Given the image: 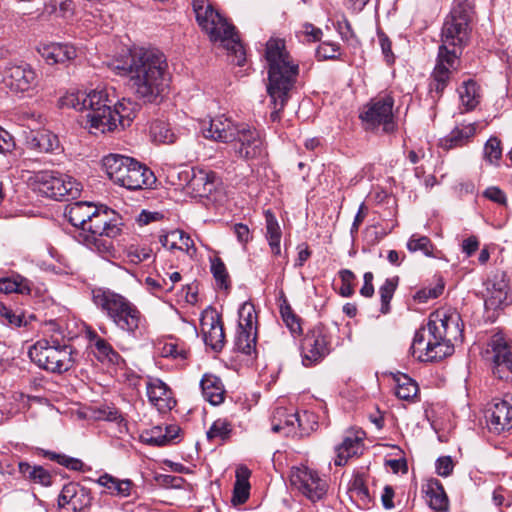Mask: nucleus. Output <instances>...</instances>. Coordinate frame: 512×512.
Instances as JSON below:
<instances>
[{
  "instance_id": "obj_61",
  "label": "nucleus",
  "mask_w": 512,
  "mask_h": 512,
  "mask_svg": "<svg viewBox=\"0 0 512 512\" xmlns=\"http://www.w3.org/2000/svg\"><path fill=\"white\" fill-rule=\"evenodd\" d=\"M443 289L444 287L442 285L421 289L416 293L415 299H417L419 302H427L429 299H435L440 296L443 292Z\"/></svg>"
},
{
  "instance_id": "obj_43",
  "label": "nucleus",
  "mask_w": 512,
  "mask_h": 512,
  "mask_svg": "<svg viewBox=\"0 0 512 512\" xmlns=\"http://www.w3.org/2000/svg\"><path fill=\"white\" fill-rule=\"evenodd\" d=\"M232 433V425L226 419H217L213 422L207 431V439L210 441L220 440L224 442L230 438Z\"/></svg>"
},
{
  "instance_id": "obj_55",
  "label": "nucleus",
  "mask_w": 512,
  "mask_h": 512,
  "mask_svg": "<svg viewBox=\"0 0 512 512\" xmlns=\"http://www.w3.org/2000/svg\"><path fill=\"white\" fill-rule=\"evenodd\" d=\"M56 61L57 64H64L76 57V49L69 44L56 43Z\"/></svg>"
},
{
  "instance_id": "obj_53",
  "label": "nucleus",
  "mask_w": 512,
  "mask_h": 512,
  "mask_svg": "<svg viewBox=\"0 0 512 512\" xmlns=\"http://www.w3.org/2000/svg\"><path fill=\"white\" fill-rule=\"evenodd\" d=\"M48 456L51 460H55L60 465L74 471H80L84 466L80 459L69 457L63 454L48 453Z\"/></svg>"
},
{
  "instance_id": "obj_45",
  "label": "nucleus",
  "mask_w": 512,
  "mask_h": 512,
  "mask_svg": "<svg viewBox=\"0 0 512 512\" xmlns=\"http://www.w3.org/2000/svg\"><path fill=\"white\" fill-rule=\"evenodd\" d=\"M407 249L410 252L421 251L425 256H434V246L427 236L413 234L407 242Z\"/></svg>"
},
{
  "instance_id": "obj_57",
  "label": "nucleus",
  "mask_w": 512,
  "mask_h": 512,
  "mask_svg": "<svg viewBox=\"0 0 512 512\" xmlns=\"http://www.w3.org/2000/svg\"><path fill=\"white\" fill-rule=\"evenodd\" d=\"M0 316L12 326L21 327L24 324L22 314H17L12 309L6 307L3 304L0 305Z\"/></svg>"
},
{
  "instance_id": "obj_3",
  "label": "nucleus",
  "mask_w": 512,
  "mask_h": 512,
  "mask_svg": "<svg viewBox=\"0 0 512 512\" xmlns=\"http://www.w3.org/2000/svg\"><path fill=\"white\" fill-rule=\"evenodd\" d=\"M460 314L451 309H438L429 315L425 326L413 338L410 352L422 362L439 361L454 352V343L462 340Z\"/></svg>"
},
{
  "instance_id": "obj_42",
  "label": "nucleus",
  "mask_w": 512,
  "mask_h": 512,
  "mask_svg": "<svg viewBox=\"0 0 512 512\" xmlns=\"http://www.w3.org/2000/svg\"><path fill=\"white\" fill-rule=\"evenodd\" d=\"M239 323L238 329H257V314L255 307L250 302H245L241 305L238 311Z\"/></svg>"
},
{
  "instance_id": "obj_47",
  "label": "nucleus",
  "mask_w": 512,
  "mask_h": 512,
  "mask_svg": "<svg viewBox=\"0 0 512 512\" xmlns=\"http://www.w3.org/2000/svg\"><path fill=\"white\" fill-rule=\"evenodd\" d=\"M398 278H388L384 284L379 288L381 298V312L387 314L390 310V301L393 298L396 290Z\"/></svg>"
},
{
  "instance_id": "obj_36",
  "label": "nucleus",
  "mask_w": 512,
  "mask_h": 512,
  "mask_svg": "<svg viewBox=\"0 0 512 512\" xmlns=\"http://www.w3.org/2000/svg\"><path fill=\"white\" fill-rule=\"evenodd\" d=\"M265 221H266V238L268 240L269 246L271 248V252L273 255L278 256L281 253L280 241H281V228L279 223L275 217V215L270 211H265Z\"/></svg>"
},
{
  "instance_id": "obj_56",
  "label": "nucleus",
  "mask_w": 512,
  "mask_h": 512,
  "mask_svg": "<svg viewBox=\"0 0 512 512\" xmlns=\"http://www.w3.org/2000/svg\"><path fill=\"white\" fill-rule=\"evenodd\" d=\"M42 115L37 113L36 111L30 109H21L18 112V120L22 122L23 125L28 126L29 128L32 126H37L41 124Z\"/></svg>"
},
{
  "instance_id": "obj_39",
  "label": "nucleus",
  "mask_w": 512,
  "mask_h": 512,
  "mask_svg": "<svg viewBox=\"0 0 512 512\" xmlns=\"http://www.w3.org/2000/svg\"><path fill=\"white\" fill-rule=\"evenodd\" d=\"M101 486L106 487L111 491V493L121 496L127 497L130 495V490L132 487V482L128 479L119 480L109 474H104L99 477L97 481Z\"/></svg>"
},
{
  "instance_id": "obj_20",
  "label": "nucleus",
  "mask_w": 512,
  "mask_h": 512,
  "mask_svg": "<svg viewBox=\"0 0 512 512\" xmlns=\"http://www.w3.org/2000/svg\"><path fill=\"white\" fill-rule=\"evenodd\" d=\"M239 124H234L231 119L224 115L211 118L202 122V133L205 138L223 143L236 140Z\"/></svg>"
},
{
  "instance_id": "obj_54",
  "label": "nucleus",
  "mask_w": 512,
  "mask_h": 512,
  "mask_svg": "<svg viewBox=\"0 0 512 512\" xmlns=\"http://www.w3.org/2000/svg\"><path fill=\"white\" fill-rule=\"evenodd\" d=\"M339 46L332 42H322L316 49V57L318 60L336 59Z\"/></svg>"
},
{
  "instance_id": "obj_18",
  "label": "nucleus",
  "mask_w": 512,
  "mask_h": 512,
  "mask_svg": "<svg viewBox=\"0 0 512 512\" xmlns=\"http://www.w3.org/2000/svg\"><path fill=\"white\" fill-rule=\"evenodd\" d=\"M90 491L76 483L64 485L58 497V505L67 512H83L91 505Z\"/></svg>"
},
{
  "instance_id": "obj_4",
  "label": "nucleus",
  "mask_w": 512,
  "mask_h": 512,
  "mask_svg": "<svg viewBox=\"0 0 512 512\" xmlns=\"http://www.w3.org/2000/svg\"><path fill=\"white\" fill-rule=\"evenodd\" d=\"M265 59L268 66L267 92L274 106L270 119L277 122L296 82L299 66L286 50L285 41L279 38H271L266 43Z\"/></svg>"
},
{
  "instance_id": "obj_60",
  "label": "nucleus",
  "mask_w": 512,
  "mask_h": 512,
  "mask_svg": "<svg viewBox=\"0 0 512 512\" xmlns=\"http://www.w3.org/2000/svg\"><path fill=\"white\" fill-rule=\"evenodd\" d=\"M483 196L492 202L500 205L507 204V198L505 193L497 186L488 187L484 192Z\"/></svg>"
},
{
  "instance_id": "obj_27",
  "label": "nucleus",
  "mask_w": 512,
  "mask_h": 512,
  "mask_svg": "<svg viewBox=\"0 0 512 512\" xmlns=\"http://www.w3.org/2000/svg\"><path fill=\"white\" fill-rule=\"evenodd\" d=\"M112 108L113 118H116V128L118 125L122 128H126L130 126L135 118L139 110V105L131 99L123 98L121 101H118L116 97Z\"/></svg>"
},
{
  "instance_id": "obj_37",
  "label": "nucleus",
  "mask_w": 512,
  "mask_h": 512,
  "mask_svg": "<svg viewBox=\"0 0 512 512\" xmlns=\"http://www.w3.org/2000/svg\"><path fill=\"white\" fill-rule=\"evenodd\" d=\"M91 340L94 342V355L101 362H107L110 364H119L122 360L118 352L103 338L94 334Z\"/></svg>"
},
{
  "instance_id": "obj_33",
  "label": "nucleus",
  "mask_w": 512,
  "mask_h": 512,
  "mask_svg": "<svg viewBox=\"0 0 512 512\" xmlns=\"http://www.w3.org/2000/svg\"><path fill=\"white\" fill-rule=\"evenodd\" d=\"M426 493L429 497V506L433 510L436 512H445L448 510L449 500L439 480L431 479L428 482Z\"/></svg>"
},
{
  "instance_id": "obj_15",
  "label": "nucleus",
  "mask_w": 512,
  "mask_h": 512,
  "mask_svg": "<svg viewBox=\"0 0 512 512\" xmlns=\"http://www.w3.org/2000/svg\"><path fill=\"white\" fill-rule=\"evenodd\" d=\"M291 485L315 502L320 500L326 493V481L321 479L317 472L307 468H294L290 475Z\"/></svg>"
},
{
  "instance_id": "obj_8",
  "label": "nucleus",
  "mask_w": 512,
  "mask_h": 512,
  "mask_svg": "<svg viewBox=\"0 0 512 512\" xmlns=\"http://www.w3.org/2000/svg\"><path fill=\"white\" fill-rule=\"evenodd\" d=\"M121 226L120 220L113 216L112 211L108 208L96 207V212L79 236L87 248L98 253L102 258L109 259L115 255L112 239L121 234Z\"/></svg>"
},
{
  "instance_id": "obj_31",
  "label": "nucleus",
  "mask_w": 512,
  "mask_h": 512,
  "mask_svg": "<svg viewBox=\"0 0 512 512\" xmlns=\"http://www.w3.org/2000/svg\"><path fill=\"white\" fill-rule=\"evenodd\" d=\"M163 247L169 250H182L190 253L195 252L194 242L191 237L181 230H173L165 235H161L159 239Z\"/></svg>"
},
{
  "instance_id": "obj_21",
  "label": "nucleus",
  "mask_w": 512,
  "mask_h": 512,
  "mask_svg": "<svg viewBox=\"0 0 512 512\" xmlns=\"http://www.w3.org/2000/svg\"><path fill=\"white\" fill-rule=\"evenodd\" d=\"M149 402L161 413L170 411L176 401L170 388L160 379L150 378L146 383Z\"/></svg>"
},
{
  "instance_id": "obj_14",
  "label": "nucleus",
  "mask_w": 512,
  "mask_h": 512,
  "mask_svg": "<svg viewBox=\"0 0 512 512\" xmlns=\"http://www.w3.org/2000/svg\"><path fill=\"white\" fill-rule=\"evenodd\" d=\"M484 304L487 310L503 309L510 304V285L507 272L495 270L484 283Z\"/></svg>"
},
{
  "instance_id": "obj_30",
  "label": "nucleus",
  "mask_w": 512,
  "mask_h": 512,
  "mask_svg": "<svg viewBox=\"0 0 512 512\" xmlns=\"http://www.w3.org/2000/svg\"><path fill=\"white\" fill-rule=\"evenodd\" d=\"M476 133L475 124L454 128L446 137L440 140V146L446 150L465 145Z\"/></svg>"
},
{
  "instance_id": "obj_40",
  "label": "nucleus",
  "mask_w": 512,
  "mask_h": 512,
  "mask_svg": "<svg viewBox=\"0 0 512 512\" xmlns=\"http://www.w3.org/2000/svg\"><path fill=\"white\" fill-rule=\"evenodd\" d=\"M150 135L153 141L164 144H171L175 141L176 135L170 124L163 120H155L150 126Z\"/></svg>"
},
{
  "instance_id": "obj_24",
  "label": "nucleus",
  "mask_w": 512,
  "mask_h": 512,
  "mask_svg": "<svg viewBox=\"0 0 512 512\" xmlns=\"http://www.w3.org/2000/svg\"><path fill=\"white\" fill-rule=\"evenodd\" d=\"M25 143L28 149L39 153H52L60 147L57 135L48 130L31 129Z\"/></svg>"
},
{
  "instance_id": "obj_50",
  "label": "nucleus",
  "mask_w": 512,
  "mask_h": 512,
  "mask_svg": "<svg viewBox=\"0 0 512 512\" xmlns=\"http://www.w3.org/2000/svg\"><path fill=\"white\" fill-rule=\"evenodd\" d=\"M211 272L213 274V277L215 278L217 284L221 288H227L228 287V280L229 275L226 269V266L224 262L219 257H214L211 260Z\"/></svg>"
},
{
  "instance_id": "obj_63",
  "label": "nucleus",
  "mask_w": 512,
  "mask_h": 512,
  "mask_svg": "<svg viewBox=\"0 0 512 512\" xmlns=\"http://www.w3.org/2000/svg\"><path fill=\"white\" fill-rule=\"evenodd\" d=\"M41 57L46 61L49 65L57 64L56 61V43H51L47 45H43L38 49Z\"/></svg>"
},
{
  "instance_id": "obj_48",
  "label": "nucleus",
  "mask_w": 512,
  "mask_h": 512,
  "mask_svg": "<svg viewBox=\"0 0 512 512\" xmlns=\"http://www.w3.org/2000/svg\"><path fill=\"white\" fill-rule=\"evenodd\" d=\"M502 157V147L499 138L492 136L484 145V158L492 165H499V160Z\"/></svg>"
},
{
  "instance_id": "obj_11",
  "label": "nucleus",
  "mask_w": 512,
  "mask_h": 512,
  "mask_svg": "<svg viewBox=\"0 0 512 512\" xmlns=\"http://www.w3.org/2000/svg\"><path fill=\"white\" fill-rule=\"evenodd\" d=\"M34 190L56 200L76 198L81 185L73 177L54 171H41L30 178Z\"/></svg>"
},
{
  "instance_id": "obj_1",
  "label": "nucleus",
  "mask_w": 512,
  "mask_h": 512,
  "mask_svg": "<svg viewBox=\"0 0 512 512\" xmlns=\"http://www.w3.org/2000/svg\"><path fill=\"white\" fill-rule=\"evenodd\" d=\"M107 66L116 75L127 77L130 90L144 103H157L169 86L166 56L156 48L131 49Z\"/></svg>"
},
{
  "instance_id": "obj_35",
  "label": "nucleus",
  "mask_w": 512,
  "mask_h": 512,
  "mask_svg": "<svg viewBox=\"0 0 512 512\" xmlns=\"http://www.w3.org/2000/svg\"><path fill=\"white\" fill-rule=\"evenodd\" d=\"M461 105L466 111L473 110L480 102V89L478 84L469 79L464 81L458 88Z\"/></svg>"
},
{
  "instance_id": "obj_13",
  "label": "nucleus",
  "mask_w": 512,
  "mask_h": 512,
  "mask_svg": "<svg viewBox=\"0 0 512 512\" xmlns=\"http://www.w3.org/2000/svg\"><path fill=\"white\" fill-rule=\"evenodd\" d=\"M2 81L6 88L17 95H30L38 85L37 74L27 63L6 67Z\"/></svg>"
},
{
  "instance_id": "obj_34",
  "label": "nucleus",
  "mask_w": 512,
  "mask_h": 512,
  "mask_svg": "<svg viewBox=\"0 0 512 512\" xmlns=\"http://www.w3.org/2000/svg\"><path fill=\"white\" fill-rule=\"evenodd\" d=\"M31 290L32 282L19 274L13 275L12 277L0 278V293L29 295Z\"/></svg>"
},
{
  "instance_id": "obj_19",
  "label": "nucleus",
  "mask_w": 512,
  "mask_h": 512,
  "mask_svg": "<svg viewBox=\"0 0 512 512\" xmlns=\"http://www.w3.org/2000/svg\"><path fill=\"white\" fill-rule=\"evenodd\" d=\"M328 341L321 327L310 330L302 342L303 364L310 366L328 354Z\"/></svg>"
},
{
  "instance_id": "obj_22",
  "label": "nucleus",
  "mask_w": 512,
  "mask_h": 512,
  "mask_svg": "<svg viewBox=\"0 0 512 512\" xmlns=\"http://www.w3.org/2000/svg\"><path fill=\"white\" fill-rule=\"evenodd\" d=\"M201 330L206 345L210 346L215 351L222 349L225 340V333L219 315L211 314L205 316L201 320Z\"/></svg>"
},
{
  "instance_id": "obj_10",
  "label": "nucleus",
  "mask_w": 512,
  "mask_h": 512,
  "mask_svg": "<svg viewBox=\"0 0 512 512\" xmlns=\"http://www.w3.org/2000/svg\"><path fill=\"white\" fill-rule=\"evenodd\" d=\"M70 345L61 343L57 336L38 340L29 350V357L40 368L52 373L70 370L75 363Z\"/></svg>"
},
{
  "instance_id": "obj_17",
  "label": "nucleus",
  "mask_w": 512,
  "mask_h": 512,
  "mask_svg": "<svg viewBox=\"0 0 512 512\" xmlns=\"http://www.w3.org/2000/svg\"><path fill=\"white\" fill-rule=\"evenodd\" d=\"M185 176L188 193L194 198L208 197L217 185V176L213 171L194 169L182 172Z\"/></svg>"
},
{
  "instance_id": "obj_6",
  "label": "nucleus",
  "mask_w": 512,
  "mask_h": 512,
  "mask_svg": "<svg viewBox=\"0 0 512 512\" xmlns=\"http://www.w3.org/2000/svg\"><path fill=\"white\" fill-rule=\"evenodd\" d=\"M93 300L95 305L122 332L134 338H139L145 333L147 329L146 317L126 297L112 291H103L94 294Z\"/></svg>"
},
{
  "instance_id": "obj_46",
  "label": "nucleus",
  "mask_w": 512,
  "mask_h": 512,
  "mask_svg": "<svg viewBox=\"0 0 512 512\" xmlns=\"http://www.w3.org/2000/svg\"><path fill=\"white\" fill-rule=\"evenodd\" d=\"M280 314L292 334L301 332L300 318L293 312L286 299L280 304Z\"/></svg>"
},
{
  "instance_id": "obj_58",
  "label": "nucleus",
  "mask_w": 512,
  "mask_h": 512,
  "mask_svg": "<svg viewBox=\"0 0 512 512\" xmlns=\"http://www.w3.org/2000/svg\"><path fill=\"white\" fill-rule=\"evenodd\" d=\"M307 413L304 412L303 415L299 413L289 414L285 416V421L282 423L285 430V436H290L295 433V424L297 423L299 427H302V417H306Z\"/></svg>"
},
{
  "instance_id": "obj_38",
  "label": "nucleus",
  "mask_w": 512,
  "mask_h": 512,
  "mask_svg": "<svg viewBox=\"0 0 512 512\" xmlns=\"http://www.w3.org/2000/svg\"><path fill=\"white\" fill-rule=\"evenodd\" d=\"M19 472L28 480L41 484L43 486H50L52 481V476L44 469L42 466H32L27 462L19 463Z\"/></svg>"
},
{
  "instance_id": "obj_5",
  "label": "nucleus",
  "mask_w": 512,
  "mask_h": 512,
  "mask_svg": "<svg viewBox=\"0 0 512 512\" xmlns=\"http://www.w3.org/2000/svg\"><path fill=\"white\" fill-rule=\"evenodd\" d=\"M115 98L112 87H97L89 93L79 91L67 94L61 99V104L77 111H86L89 131L97 135L116 129V118L112 115Z\"/></svg>"
},
{
  "instance_id": "obj_52",
  "label": "nucleus",
  "mask_w": 512,
  "mask_h": 512,
  "mask_svg": "<svg viewBox=\"0 0 512 512\" xmlns=\"http://www.w3.org/2000/svg\"><path fill=\"white\" fill-rule=\"evenodd\" d=\"M493 375L503 381H512V357L491 366Z\"/></svg>"
},
{
  "instance_id": "obj_59",
  "label": "nucleus",
  "mask_w": 512,
  "mask_h": 512,
  "mask_svg": "<svg viewBox=\"0 0 512 512\" xmlns=\"http://www.w3.org/2000/svg\"><path fill=\"white\" fill-rule=\"evenodd\" d=\"M454 468L453 460L450 456L439 457L436 461V472L442 477L449 476Z\"/></svg>"
},
{
  "instance_id": "obj_25",
  "label": "nucleus",
  "mask_w": 512,
  "mask_h": 512,
  "mask_svg": "<svg viewBox=\"0 0 512 512\" xmlns=\"http://www.w3.org/2000/svg\"><path fill=\"white\" fill-rule=\"evenodd\" d=\"M485 356L492 365L509 360L512 358V342L502 333L492 335L488 340Z\"/></svg>"
},
{
  "instance_id": "obj_32",
  "label": "nucleus",
  "mask_w": 512,
  "mask_h": 512,
  "mask_svg": "<svg viewBox=\"0 0 512 512\" xmlns=\"http://www.w3.org/2000/svg\"><path fill=\"white\" fill-rule=\"evenodd\" d=\"M251 471L246 466H239L236 470L232 502L234 504L245 503L250 494L249 478Z\"/></svg>"
},
{
  "instance_id": "obj_9",
  "label": "nucleus",
  "mask_w": 512,
  "mask_h": 512,
  "mask_svg": "<svg viewBox=\"0 0 512 512\" xmlns=\"http://www.w3.org/2000/svg\"><path fill=\"white\" fill-rule=\"evenodd\" d=\"M103 167L108 177L117 185L129 190L150 187L156 181L154 173L134 158L110 154L103 158Z\"/></svg>"
},
{
  "instance_id": "obj_29",
  "label": "nucleus",
  "mask_w": 512,
  "mask_h": 512,
  "mask_svg": "<svg viewBox=\"0 0 512 512\" xmlns=\"http://www.w3.org/2000/svg\"><path fill=\"white\" fill-rule=\"evenodd\" d=\"M363 446V439L360 435L346 436L342 443L336 447V466H343L348 459L360 453Z\"/></svg>"
},
{
  "instance_id": "obj_49",
  "label": "nucleus",
  "mask_w": 512,
  "mask_h": 512,
  "mask_svg": "<svg viewBox=\"0 0 512 512\" xmlns=\"http://www.w3.org/2000/svg\"><path fill=\"white\" fill-rule=\"evenodd\" d=\"M142 440L150 445L164 446L174 439V435H165L161 427H154L141 436Z\"/></svg>"
},
{
  "instance_id": "obj_62",
  "label": "nucleus",
  "mask_w": 512,
  "mask_h": 512,
  "mask_svg": "<svg viewBox=\"0 0 512 512\" xmlns=\"http://www.w3.org/2000/svg\"><path fill=\"white\" fill-rule=\"evenodd\" d=\"M15 148L13 136L2 127H0V153L12 152Z\"/></svg>"
},
{
  "instance_id": "obj_44",
  "label": "nucleus",
  "mask_w": 512,
  "mask_h": 512,
  "mask_svg": "<svg viewBox=\"0 0 512 512\" xmlns=\"http://www.w3.org/2000/svg\"><path fill=\"white\" fill-rule=\"evenodd\" d=\"M396 396L402 400H412L418 393L417 383L406 375L396 379Z\"/></svg>"
},
{
  "instance_id": "obj_64",
  "label": "nucleus",
  "mask_w": 512,
  "mask_h": 512,
  "mask_svg": "<svg viewBox=\"0 0 512 512\" xmlns=\"http://www.w3.org/2000/svg\"><path fill=\"white\" fill-rule=\"evenodd\" d=\"M378 40H379V43H380V46H381V49H382V53L383 55L385 56V59L388 63H391L393 62L394 60V55L392 53V49H391V41L390 39L388 38V36L382 32V31H378Z\"/></svg>"
},
{
  "instance_id": "obj_26",
  "label": "nucleus",
  "mask_w": 512,
  "mask_h": 512,
  "mask_svg": "<svg viewBox=\"0 0 512 512\" xmlns=\"http://www.w3.org/2000/svg\"><path fill=\"white\" fill-rule=\"evenodd\" d=\"M204 398L212 405L221 404L225 398V389L221 379L212 374H205L200 382Z\"/></svg>"
},
{
  "instance_id": "obj_51",
  "label": "nucleus",
  "mask_w": 512,
  "mask_h": 512,
  "mask_svg": "<svg viewBox=\"0 0 512 512\" xmlns=\"http://www.w3.org/2000/svg\"><path fill=\"white\" fill-rule=\"evenodd\" d=\"M126 257L130 263L139 264L152 258V250L145 246L130 245L126 249Z\"/></svg>"
},
{
  "instance_id": "obj_12",
  "label": "nucleus",
  "mask_w": 512,
  "mask_h": 512,
  "mask_svg": "<svg viewBox=\"0 0 512 512\" xmlns=\"http://www.w3.org/2000/svg\"><path fill=\"white\" fill-rule=\"evenodd\" d=\"M393 107L394 98L389 94L372 99L360 113L364 128L376 130L381 127L383 133H393L397 128Z\"/></svg>"
},
{
  "instance_id": "obj_41",
  "label": "nucleus",
  "mask_w": 512,
  "mask_h": 512,
  "mask_svg": "<svg viewBox=\"0 0 512 512\" xmlns=\"http://www.w3.org/2000/svg\"><path fill=\"white\" fill-rule=\"evenodd\" d=\"M257 329H238L235 346L246 355H251L255 350Z\"/></svg>"
},
{
  "instance_id": "obj_7",
  "label": "nucleus",
  "mask_w": 512,
  "mask_h": 512,
  "mask_svg": "<svg viewBox=\"0 0 512 512\" xmlns=\"http://www.w3.org/2000/svg\"><path fill=\"white\" fill-rule=\"evenodd\" d=\"M192 7L199 26L209 35L210 40L221 42L225 49L235 55L237 65H243L245 52L235 27L219 14L208 0H192Z\"/></svg>"
},
{
  "instance_id": "obj_23",
  "label": "nucleus",
  "mask_w": 512,
  "mask_h": 512,
  "mask_svg": "<svg viewBox=\"0 0 512 512\" xmlns=\"http://www.w3.org/2000/svg\"><path fill=\"white\" fill-rule=\"evenodd\" d=\"M489 429L502 433L512 428V405L505 400H497L489 410Z\"/></svg>"
},
{
  "instance_id": "obj_16",
  "label": "nucleus",
  "mask_w": 512,
  "mask_h": 512,
  "mask_svg": "<svg viewBox=\"0 0 512 512\" xmlns=\"http://www.w3.org/2000/svg\"><path fill=\"white\" fill-rule=\"evenodd\" d=\"M234 141L235 152L240 158L252 160L262 158L266 154L261 134L247 124H239Z\"/></svg>"
},
{
  "instance_id": "obj_2",
  "label": "nucleus",
  "mask_w": 512,
  "mask_h": 512,
  "mask_svg": "<svg viewBox=\"0 0 512 512\" xmlns=\"http://www.w3.org/2000/svg\"><path fill=\"white\" fill-rule=\"evenodd\" d=\"M471 8L467 3L454 6L442 27L436 66L430 82V94L439 99L460 65V56L470 35Z\"/></svg>"
},
{
  "instance_id": "obj_28",
  "label": "nucleus",
  "mask_w": 512,
  "mask_h": 512,
  "mask_svg": "<svg viewBox=\"0 0 512 512\" xmlns=\"http://www.w3.org/2000/svg\"><path fill=\"white\" fill-rule=\"evenodd\" d=\"M95 212L96 206L92 203L75 202L70 205L65 215L73 226L80 228L81 232H83L86 223Z\"/></svg>"
}]
</instances>
